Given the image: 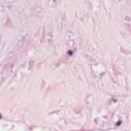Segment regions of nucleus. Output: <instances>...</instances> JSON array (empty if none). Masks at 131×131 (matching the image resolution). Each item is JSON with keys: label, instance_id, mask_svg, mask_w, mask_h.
<instances>
[{"label": "nucleus", "instance_id": "nucleus-1", "mask_svg": "<svg viewBox=\"0 0 131 131\" xmlns=\"http://www.w3.org/2000/svg\"><path fill=\"white\" fill-rule=\"evenodd\" d=\"M120 124H121V122L118 121L116 124V125L119 126Z\"/></svg>", "mask_w": 131, "mask_h": 131}, {"label": "nucleus", "instance_id": "nucleus-2", "mask_svg": "<svg viewBox=\"0 0 131 131\" xmlns=\"http://www.w3.org/2000/svg\"><path fill=\"white\" fill-rule=\"evenodd\" d=\"M72 51H68V54L70 55V56H71V55H72Z\"/></svg>", "mask_w": 131, "mask_h": 131}, {"label": "nucleus", "instance_id": "nucleus-3", "mask_svg": "<svg viewBox=\"0 0 131 131\" xmlns=\"http://www.w3.org/2000/svg\"><path fill=\"white\" fill-rule=\"evenodd\" d=\"M2 118H3V117H2V115L0 114V119H2Z\"/></svg>", "mask_w": 131, "mask_h": 131}]
</instances>
